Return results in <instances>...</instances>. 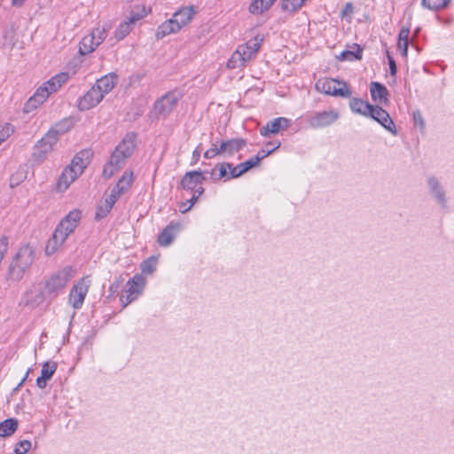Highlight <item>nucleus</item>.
<instances>
[{"label": "nucleus", "mask_w": 454, "mask_h": 454, "mask_svg": "<svg viewBox=\"0 0 454 454\" xmlns=\"http://www.w3.org/2000/svg\"><path fill=\"white\" fill-rule=\"evenodd\" d=\"M353 13V6L350 3H347L341 12L342 17L350 18Z\"/></svg>", "instance_id": "nucleus-51"}, {"label": "nucleus", "mask_w": 454, "mask_h": 454, "mask_svg": "<svg viewBox=\"0 0 454 454\" xmlns=\"http://www.w3.org/2000/svg\"><path fill=\"white\" fill-rule=\"evenodd\" d=\"M26 2V0H12V5L21 6Z\"/></svg>", "instance_id": "nucleus-55"}, {"label": "nucleus", "mask_w": 454, "mask_h": 454, "mask_svg": "<svg viewBox=\"0 0 454 454\" xmlns=\"http://www.w3.org/2000/svg\"><path fill=\"white\" fill-rule=\"evenodd\" d=\"M363 54L362 48L355 43L348 50L343 51L337 59L340 61H353L356 59H361Z\"/></svg>", "instance_id": "nucleus-28"}, {"label": "nucleus", "mask_w": 454, "mask_h": 454, "mask_svg": "<svg viewBox=\"0 0 454 454\" xmlns=\"http://www.w3.org/2000/svg\"><path fill=\"white\" fill-rule=\"evenodd\" d=\"M67 72H61L43 82L25 105L27 113L43 105L51 94L57 92L69 80Z\"/></svg>", "instance_id": "nucleus-3"}, {"label": "nucleus", "mask_w": 454, "mask_h": 454, "mask_svg": "<svg viewBox=\"0 0 454 454\" xmlns=\"http://www.w3.org/2000/svg\"><path fill=\"white\" fill-rule=\"evenodd\" d=\"M349 106L352 112L368 117L374 106L360 98H354L350 100Z\"/></svg>", "instance_id": "nucleus-27"}, {"label": "nucleus", "mask_w": 454, "mask_h": 454, "mask_svg": "<svg viewBox=\"0 0 454 454\" xmlns=\"http://www.w3.org/2000/svg\"><path fill=\"white\" fill-rule=\"evenodd\" d=\"M35 261V248L29 245L20 247L12 257L6 273V279L12 283L20 282Z\"/></svg>", "instance_id": "nucleus-2"}, {"label": "nucleus", "mask_w": 454, "mask_h": 454, "mask_svg": "<svg viewBox=\"0 0 454 454\" xmlns=\"http://www.w3.org/2000/svg\"><path fill=\"white\" fill-rule=\"evenodd\" d=\"M180 99V94L176 91H169L154 103V110L157 114L166 116L176 107Z\"/></svg>", "instance_id": "nucleus-13"}, {"label": "nucleus", "mask_w": 454, "mask_h": 454, "mask_svg": "<svg viewBox=\"0 0 454 454\" xmlns=\"http://www.w3.org/2000/svg\"><path fill=\"white\" fill-rule=\"evenodd\" d=\"M135 146L136 144L134 134H128L116 146L115 150L111 155L109 161L106 164L103 170V176L105 178H110L121 168L126 159L130 157L132 154Z\"/></svg>", "instance_id": "nucleus-5"}, {"label": "nucleus", "mask_w": 454, "mask_h": 454, "mask_svg": "<svg viewBox=\"0 0 454 454\" xmlns=\"http://www.w3.org/2000/svg\"><path fill=\"white\" fill-rule=\"evenodd\" d=\"M408 41H398L397 47L401 51L403 57L406 58L408 55Z\"/></svg>", "instance_id": "nucleus-49"}, {"label": "nucleus", "mask_w": 454, "mask_h": 454, "mask_svg": "<svg viewBox=\"0 0 454 454\" xmlns=\"http://www.w3.org/2000/svg\"><path fill=\"white\" fill-rule=\"evenodd\" d=\"M56 133L48 131L35 145L32 153V159L37 163L43 162L53 150V146L57 144Z\"/></svg>", "instance_id": "nucleus-10"}, {"label": "nucleus", "mask_w": 454, "mask_h": 454, "mask_svg": "<svg viewBox=\"0 0 454 454\" xmlns=\"http://www.w3.org/2000/svg\"><path fill=\"white\" fill-rule=\"evenodd\" d=\"M134 25L129 20L121 22L114 31V38L117 41L124 39L133 29Z\"/></svg>", "instance_id": "nucleus-34"}, {"label": "nucleus", "mask_w": 454, "mask_h": 454, "mask_svg": "<svg viewBox=\"0 0 454 454\" xmlns=\"http://www.w3.org/2000/svg\"><path fill=\"white\" fill-rule=\"evenodd\" d=\"M103 97L98 91L97 88L92 85L91 88L79 98L77 107L80 111H88L96 107L102 100Z\"/></svg>", "instance_id": "nucleus-14"}, {"label": "nucleus", "mask_w": 454, "mask_h": 454, "mask_svg": "<svg viewBox=\"0 0 454 454\" xmlns=\"http://www.w3.org/2000/svg\"><path fill=\"white\" fill-rule=\"evenodd\" d=\"M204 176L200 171L187 172L182 178L181 185L184 190L198 192L199 188H203L202 183Z\"/></svg>", "instance_id": "nucleus-17"}, {"label": "nucleus", "mask_w": 454, "mask_h": 454, "mask_svg": "<svg viewBox=\"0 0 454 454\" xmlns=\"http://www.w3.org/2000/svg\"><path fill=\"white\" fill-rule=\"evenodd\" d=\"M28 373H29V370L26 372V375H25V377L22 379V380H21V382H20V385H21V384L26 380V379H27V376H28Z\"/></svg>", "instance_id": "nucleus-57"}, {"label": "nucleus", "mask_w": 454, "mask_h": 454, "mask_svg": "<svg viewBox=\"0 0 454 454\" xmlns=\"http://www.w3.org/2000/svg\"><path fill=\"white\" fill-rule=\"evenodd\" d=\"M370 93L372 100L378 104L383 105L387 104L388 101V91L387 88L378 82H372L370 83Z\"/></svg>", "instance_id": "nucleus-23"}, {"label": "nucleus", "mask_w": 454, "mask_h": 454, "mask_svg": "<svg viewBox=\"0 0 454 454\" xmlns=\"http://www.w3.org/2000/svg\"><path fill=\"white\" fill-rule=\"evenodd\" d=\"M156 264L157 259L155 257H150L142 262L141 270L143 273L151 274L155 270Z\"/></svg>", "instance_id": "nucleus-41"}, {"label": "nucleus", "mask_w": 454, "mask_h": 454, "mask_svg": "<svg viewBox=\"0 0 454 454\" xmlns=\"http://www.w3.org/2000/svg\"><path fill=\"white\" fill-rule=\"evenodd\" d=\"M450 2V0H422L421 4L431 11H438L447 7Z\"/></svg>", "instance_id": "nucleus-38"}, {"label": "nucleus", "mask_w": 454, "mask_h": 454, "mask_svg": "<svg viewBox=\"0 0 454 454\" xmlns=\"http://www.w3.org/2000/svg\"><path fill=\"white\" fill-rule=\"evenodd\" d=\"M410 28L409 27H402L399 35L398 41H409Z\"/></svg>", "instance_id": "nucleus-50"}, {"label": "nucleus", "mask_w": 454, "mask_h": 454, "mask_svg": "<svg viewBox=\"0 0 454 454\" xmlns=\"http://www.w3.org/2000/svg\"><path fill=\"white\" fill-rule=\"evenodd\" d=\"M427 184L432 198L441 207L445 208L447 207V196L439 179L435 176H429L427 179Z\"/></svg>", "instance_id": "nucleus-15"}, {"label": "nucleus", "mask_w": 454, "mask_h": 454, "mask_svg": "<svg viewBox=\"0 0 454 454\" xmlns=\"http://www.w3.org/2000/svg\"><path fill=\"white\" fill-rule=\"evenodd\" d=\"M247 171L244 169L243 167H240V164H238L234 168L231 167L230 176L228 177V180L231 178H236L246 173Z\"/></svg>", "instance_id": "nucleus-46"}, {"label": "nucleus", "mask_w": 454, "mask_h": 454, "mask_svg": "<svg viewBox=\"0 0 454 454\" xmlns=\"http://www.w3.org/2000/svg\"><path fill=\"white\" fill-rule=\"evenodd\" d=\"M201 153V148L197 146L195 150L192 152V164H195L199 161Z\"/></svg>", "instance_id": "nucleus-53"}, {"label": "nucleus", "mask_w": 454, "mask_h": 454, "mask_svg": "<svg viewBox=\"0 0 454 454\" xmlns=\"http://www.w3.org/2000/svg\"><path fill=\"white\" fill-rule=\"evenodd\" d=\"M81 219V211L74 209L56 227L45 247V254L50 256L58 252L68 236L74 231Z\"/></svg>", "instance_id": "nucleus-1"}, {"label": "nucleus", "mask_w": 454, "mask_h": 454, "mask_svg": "<svg viewBox=\"0 0 454 454\" xmlns=\"http://www.w3.org/2000/svg\"><path fill=\"white\" fill-rule=\"evenodd\" d=\"M18 423L15 419H9L0 423V436L7 437L12 435L17 429Z\"/></svg>", "instance_id": "nucleus-35"}, {"label": "nucleus", "mask_w": 454, "mask_h": 454, "mask_svg": "<svg viewBox=\"0 0 454 454\" xmlns=\"http://www.w3.org/2000/svg\"><path fill=\"white\" fill-rule=\"evenodd\" d=\"M203 192H204V188H199L198 192H193L192 198L187 200V202L189 203V205L187 207H184L183 213L188 212Z\"/></svg>", "instance_id": "nucleus-44"}, {"label": "nucleus", "mask_w": 454, "mask_h": 454, "mask_svg": "<svg viewBox=\"0 0 454 454\" xmlns=\"http://www.w3.org/2000/svg\"><path fill=\"white\" fill-rule=\"evenodd\" d=\"M217 155H223V151L220 150V145L217 146L216 144H213L212 146L204 153L206 159H213Z\"/></svg>", "instance_id": "nucleus-42"}, {"label": "nucleus", "mask_w": 454, "mask_h": 454, "mask_svg": "<svg viewBox=\"0 0 454 454\" xmlns=\"http://www.w3.org/2000/svg\"><path fill=\"white\" fill-rule=\"evenodd\" d=\"M317 91L334 97L349 98L352 91L345 82L332 78H320L315 83Z\"/></svg>", "instance_id": "nucleus-7"}, {"label": "nucleus", "mask_w": 454, "mask_h": 454, "mask_svg": "<svg viewBox=\"0 0 454 454\" xmlns=\"http://www.w3.org/2000/svg\"><path fill=\"white\" fill-rule=\"evenodd\" d=\"M412 115L415 126L419 127L420 129H424L425 122L421 113L419 111H416Z\"/></svg>", "instance_id": "nucleus-47"}, {"label": "nucleus", "mask_w": 454, "mask_h": 454, "mask_svg": "<svg viewBox=\"0 0 454 454\" xmlns=\"http://www.w3.org/2000/svg\"><path fill=\"white\" fill-rule=\"evenodd\" d=\"M262 43V37L258 35L246 43L239 45L227 62V67L230 69L243 67L247 62L255 57Z\"/></svg>", "instance_id": "nucleus-6"}, {"label": "nucleus", "mask_w": 454, "mask_h": 454, "mask_svg": "<svg viewBox=\"0 0 454 454\" xmlns=\"http://www.w3.org/2000/svg\"><path fill=\"white\" fill-rule=\"evenodd\" d=\"M74 126V121L70 118H66L58 122L53 128H51L49 131H54L56 133V140L59 141V137L60 135L67 133Z\"/></svg>", "instance_id": "nucleus-32"}, {"label": "nucleus", "mask_w": 454, "mask_h": 454, "mask_svg": "<svg viewBox=\"0 0 454 454\" xmlns=\"http://www.w3.org/2000/svg\"><path fill=\"white\" fill-rule=\"evenodd\" d=\"M176 231L177 228L172 224H169L166 228H164L158 237V243L160 244V246H169L176 235Z\"/></svg>", "instance_id": "nucleus-30"}, {"label": "nucleus", "mask_w": 454, "mask_h": 454, "mask_svg": "<svg viewBox=\"0 0 454 454\" xmlns=\"http://www.w3.org/2000/svg\"><path fill=\"white\" fill-rule=\"evenodd\" d=\"M368 117H371L379 123H380L387 130H388L393 135L397 134V130L393 120L389 116L388 113L380 106H374Z\"/></svg>", "instance_id": "nucleus-16"}, {"label": "nucleus", "mask_w": 454, "mask_h": 454, "mask_svg": "<svg viewBox=\"0 0 454 454\" xmlns=\"http://www.w3.org/2000/svg\"><path fill=\"white\" fill-rule=\"evenodd\" d=\"M74 275L75 270L72 266H66L45 281V288L49 293H57L63 289Z\"/></svg>", "instance_id": "nucleus-9"}, {"label": "nucleus", "mask_w": 454, "mask_h": 454, "mask_svg": "<svg viewBox=\"0 0 454 454\" xmlns=\"http://www.w3.org/2000/svg\"><path fill=\"white\" fill-rule=\"evenodd\" d=\"M57 369V364L55 362H45L42 366L41 377L47 379L48 380L52 377Z\"/></svg>", "instance_id": "nucleus-39"}, {"label": "nucleus", "mask_w": 454, "mask_h": 454, "mask_svg": "<svg viewBox=\"0 0 454 454\" xmlns=\"http://www.w3.org/2000/svg\"><path fill=\"white\" fill-rule=\"evenodd\" d=\"M118 200V193L114 192V194H111L106 198L104 202H102L96 212V218L97 219H102L107 215V214L111 211L113 206Z\"/></svg>", "instance_id": "nucleus-25"}, {"label": "nucleus", "mask_w": 454, "mask_h": 454, "mask_svg": "<svg viewBox=\"0 0 454 454\" xmlns=\"http://www.w3.org/2000/svg\"><path fill=\"white\" fill-rule=\"evenodd\" d=\"M388 65L390 69V74L395 75L396 74V66L394 59L387 53Z\"/></svg>", "instance_id": "nucleus-52"}, {"label": "nucleus", "mask_w": 454, "mask_h": 454, "mask_svg": "<svg viewBox=\"0 0 454 454\" xmlns=\"http://www.w3.org/2000/svg\"><path fill=\"white\" fill-rule=\"evenodd\" d=\"M43 301L44 294L39 288L27 290L22 297V303L30 309L40 306Z\"/></svg>", "instance_id": "nucleus-22"}, {"label": "nucleus", "mask_w": 454, "mask_h": 454, "mask_svg": "<svg viewBox=\"0 0 454 454\" xmlns=\"http://www.w3.org/2000/svg\"><path fill=\"white\" fill-rule=\"evenodd\" d=\"M246 145V141L242 138H233L223 141L220 145V150L223 151V155L231 156L239 152Z\"/></svg>", "instance_id": "nucleus-24"}, {"label": "nucleus", "mask_w": 454, "mask_h": 454, "mask_svg": "<svg viewBox=\"0 0 454 454\" xmlns=\"http://www.w3.org/2000/svg\"><path fill=\"white\" fill-rule=\"evenodd\" d=\"M80 175L68 166L64 168L57 182L56 189L58 192H63L67 191L72 183H74Z\"/></svg>", "instance_id": "nucleus-21"}, {"label": "nucleus", "mask_w": 454, "mask_h": 454, "mask_svg": "<svg viewBox=\"0 0 454 454\" xmlns=\"http://www.w3.org/2000/svg\"><path fill=\"white\" fill-rule=\"evenodd\" d=\"M148 12L145 6H135L129 12V15L127 17L131 24L135 26V24L146 17Z\"/></svg>", "instance_id": "nucleus-36"}, {"label": "nucleus", "mask_w": 454, "mask_h": 454, "mask_svg": "<svg viewBox=\"0 0 454 454\" xmlns=\"http://www.w3.org/2000/svg\"><path fill=\"white\" fill-rule=\"evenodd\" d=\"M145 281L140 275H135L129 281H128V289L125 294H121V301L124 307L137 299L142 294Z\"/></svg>", "instance_id": "nucleus-11"}, {"label": "nucleus", "mask_w": 454, "mask_h": 454, "mask_svg": "<svg viewBox=\"0 0 454 454\" xmlns=\"http://www.w3.org/2000/svg\"><path fill=\"white\" fill-rule=\"evenodd\" d=\"M272 145H273L272 149L268 150V151L261 150L260 152H258L257 155L254 156V158L258 159V164L263 158L270 155L273 151L278 149L280 146V142H276V143L272 144Z\"/></svg>", "instance_id": "nucleus-45"}, {"label": "nucleus", "mask_w": 454, "mask_h": 454, "mask_svg": "<svg viewBox=\"0 0 454 454\" xmlns=\"http://www.w3.org/2000/svg\"><path fill=\"white\" fill-rule=\"evenodd\" d=\"M118 75L112 72L98 79L93 84L103 98L110 93L118 82Z\"/></svg>", "instance_id": "nucleus-18"}, {"label": "nucleus", "mask_w": 454, "mask_h": 454, "mask_svg": "<svg viewBox=\"0 0 454 454\" xmlns=\"http://www.w3.org/2000/svg\"><path fill=\"white\" fill-rule=\"evenodd\" d=\"M188 205H189V203L187 202V200H185V201H184V202L180 203V205H179V210H180V212H182V213H183V209H184V207H188Z\"/></svg>", "instance_id": "nucleus-56"}, {"label": "nucleus", "mask_w": 454, "mask_h": 454, "mask_svg": "<svg viewBox=\"0 0 454 454\" xmlns=\"http://www.w3.org/2000/svg\"><path fill=\"white\" fill-rule=\"evenodd\" d=\"M290 121L284 117H278L269 121L260 129V134L263 137H270L278 134L281 129H285L289 126Z\"/></svg>", "instance_id": "nucleus-19"}, {"label": "nucleus", "mask_w": 454, "mask_h": 454, "mask_svg": "<svg viewBox=\"0 0 454 454\" xmlns=\"http://www.w3.org/2000/svg\"><path fill=\"white\" fill-rule=\"evenodd\" d=\"M31 448V442L29 441H20L15 447L16 454H26Z\"/></svg>", "instance_id": "nucleus-43"}, {"label": "nucleus", "mask_w": 454, "mask_h": 454, "mask_svg": "<svg viewBox=\"0 0 454 454\" xmlns=\"http://www.w3.org/2000/svg\"><path fill=\"white\" fill-rule=\"evenodd\" d=\"M98 46V44L96 43L95 40H93L90 34H89L82 39L80 43L79 51L82 55H86L95 51V49Z\"/></svg>", "instance_id": "nucleus-33"}, {"label": "nucleus", "mask_w": 454, "mask_h": 454, "mask_svg": "<svg viewBox=\"0 0 454 454\" xmlns=\"http://www.w3.org/2000/svg\"><path fill=\"white\" fill-rule=\"evenodd\" d=\"M196 14L193 6H185L173 13L172 17L158 26L155 37L160 40L171 34L178 33L187 26Z\"/></svg>", "instance_id": "nucleus-4"}, {"label": "nucleus", "mask_w": 454, "mask_h": 454, "mask_svg": "<svg viewBox=\"0 0 454 454\" xmlns=\"http://www.w3.org/2000/svg\"><path fill=\"white\" fill-rule=\"evenodd\" d=\"M276 0H254L248 6V12L254 15L262 14L268 11Z\"/></svg>", "instance_id": "nucleus-29"}, {"label": "nucleus", "mask_w": 454, "mask_h": 454, "mask_svg": "<svg viewBox=\"0 0 454 454\" xmlns=\"http://www.w3.org/2000/svg\"><path fill=\"white\" fill-rule=\"evenodd\" d=\"M48 380L43 377H38L36 380V385L39 388L43 389L46 387Z\"/></svg>", "instance_id": "nucleus-54"}, {"label": "nucleus", "mask_w": 454, "mask_h": 454, "mask_svg": "<svg viewBox=\"0 0 454 454\" xmlns=\"http://www.w3.org/2000/svg\"><path fill=\"white\" fill-rule=\"evenodd\" d=\"M90 286L91 280L89 276L82 277L75 282L68 294V303L72 308L80 309L82 307Z\"/></svg>", "instance_id": "nucleus-8"}, {"label": "nucleus", "mask_w": 454, "mask_h": 454, "mask_svg": "<svg viewBox=\"0 0 454 454\" xmlns=\"http://www.w3.org/2000/svg\"><path fill=\"white\" fill-rule=\"evenodd\" d=\"M231 169V164L230 163H221L217 164L211 171V178L213 180H220L222 178L230 176V172Z\"/></svg>", "instance_id": "nucleus-31"}, {"label": "nucleus", "mask_w": 454, "mask_h": 454, "mask_svg": "<svg viewBox=\"0 0 454 454\" xmlns=\"http://www.w3.org/2000/svg\"><path fill=\"white\" fill-rule=\"evenodd\" d=\"M14 132V128L10 123L0 126V145L6 141Z\"/></svg>", "instance_id": "nucleus-40"}, {"label": "nucleus", "mask_w": 454, "mask_h": 454, "mask_svg": "<svg viewBox=\"0 0 454 454\" xmlns=\"http://www.w3.org/2000/svg\"><path fill=\"white\" fill-rule=\"evenodd\" d=\"M337 110L317 112L309 119V125L313 129H321L332 125L339 119Z\"/></svg>", "instance_id": "nucleus-12"}, {"label": "nucleus", "mask_w": 454, "mask_h": 454, "mask_svg": "<svg viewBox=\"0 0 454 454\" xmlns=\"http://www.w3.org/2000/svg\"><path fill=\"white\" fill-rule=\"evenodd\" d=\"M258 164V159L252 157L247 160L240 163V167H243L246 171H248L250 168L256 167Z\"/></svg>", "instance_id": "nucleus-48"}, {"label": "nucleus", "mask_w": 454, "mask_h": 454, "mask_svg": "<svg viewBox=\"0 0 454 454\" xmlns=\"http://www.w3.org/2000/svg\"><path fill=\"white\" fill-rule=\"evenodd\" d=\"M133 182V172L132 171H125L122 176L119 179L117 184L112 189L111 194L118 193V198L121 194L126 192Z\"/></svg>", "instance_id": "nucleus-26"}, {"label": "nucleus", "mask_w": 454, "mask_h": 454, "mask_svg": "<svg viewBox=\"0 0 454 454\" xmlns=\"http://www.w3.org/2000/svg\"><path fill=\"white\" fill-rule=\"evenodd\" d=\"M108 30L109 26H98L90 34L93 40H95L96 43L100 45L107 36Z\"/></svg>", "instance_id": "nucleus-37"}, {"label": "nucleus", "mask_w": 454, "mask_h": 454, "mask_svg": "<svg viewBox=\"0 0 454 454\" xmlns=\"http://www.w3.org/2000/svg\"><path fill=\"white\" fill-rule=\"evenodd\" d=\"M91 156L92 153L90 151L82 150L74 155L68 167L72 168L81 176L90 164Z\"/></svg>", "instance_id": "nucleus-20"}]
</instances>
